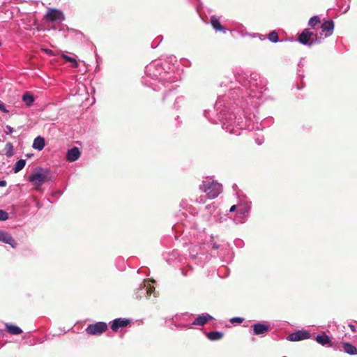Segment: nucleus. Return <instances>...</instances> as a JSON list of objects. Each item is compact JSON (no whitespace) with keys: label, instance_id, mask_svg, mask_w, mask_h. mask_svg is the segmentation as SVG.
<instances>
[{"label":"nucleus","instance_id":"40","mask_svg":"<svg viewBox=\"0 0 357 357\" xmlns=\"http://www.w3.org/2000/svg\"><path fill=\"white\" fill-rule=\"evenodd\" d=\"M185 316H188L187 313L186 314H177L174 316V318L178 319V318H181V317H185Z\"/></svg>","mask_w":357,"mask_h":357},{"label":"nucleus","instance_id":"36","mask_svg":"<svg viewBox=\"0 0 357 357\" xmlns=\"http://www.w3.org/2000/svg\"><path fill=\"white\" fill-rule=\"evenodd\" d=\"M6 130L5 131V132L6 135L11 134L14 130L13 128L10 126H8V125H7L6 126Z\"/></svg>","mask_w":357,"mask_h":357},{"label":"nucleus","instance_id":"16","mask_svg":"<svg viewBox=\"0 0 357 357\" xmlns=\"http://www.w3.org/2000/svg\"><path fill=\"white\" fill-rule=\"evenodd\" d=\"M334 26H335L334 22L331 20L325 21L322 24V25L321 26L322 32H328V33L326 34L325 37H328L332 34L333 31L334 29Z\"/></svg>","mask_w":357,"mask_h":357},{"label":"nucleus","instance_id":"47","mask_svg":"<svg viewBox=\"0 0 357 357\" xmlns=\"http://www.w3.org/2000/svg\"><path fill=\"white\" fill-rule=\"evenodd\" d=\"M1 45V43H0V46Z\"/></svg>","mask_w":357,"mask_h":357},{"label":"nucleus","instance_id":"7","mask_svg":"<svg viewBox=\"0 0 357 357\" xmlns=\"http://www.w3.org/2000/svg\"><path fill=\"white\" fill-rule=\"evenodd\" d=\"M311 335L307 331L298 330L297 331L290 333L287 337V340L291 342H297L309 339Z\"/></svg>","mask_w":357,"mask_h":357},{"label":"nucleus","instance_id":"27","mask_svg":"<svg viewBox=\"0 0 357 357\" xmlns=\"http://www.w3.org/2000/svg\"><path fill=\"white\" fill-rule=\"evenodd\" d=\"M268 39L272 43H278L279 41V38L277 32L275 31H271L268 36Z\"/></svg>","mask_w":357,"mask_h":357},{"label":"nucleus","instance_id":"34","mask_svg":"<svg viewBox=\"0 0 357 357\" xmlns=\"http://www.w3.org/2000/svg\"><path fill=\"white\" fill-rule=\"evenodd\" d=\"M320 40H321V38L316 36L314 38H312L310 40L309 47L312 46L314 44L320 43Z\"/></svg>","mask_w":357,"mask_h":357},{"label":"nucleus","instance_id":"5","mask_svg":"<svg viewBox=\"0 0 357 357\" xmlns=\"http://www.w3.org/2000/svg\"><path fill=\"white\" fill-rule=\"evenodd\" d=\"M251 210V202L244 201L238 204L236 215L241 219V222H244L249 216Z\"/></svg>","mask_w":357,"mask_h":357},{"label":"nucleus","instance_id":"1","mask_svg":"<svg viewBox=\"0 0 357 357\" xmlns=\"http://www.w3.org/2000/svg\"><path fill=\"white\" fill-rule=\"evenodd\" d=\"M234 79L221 83L220 86L228 88V92L218 96L213 111L206 109L204 115L212 123H222V129L229 133L240 135L243 129H260V124L252 120L250 112L260 105L268 82L256 73L250 76L238 74Z\"/></svg>","mask_w":357,"mask_h":357},{"label":"nucleus","instance_id":"19","mask_svg":"<svg viewBox=\"0 0 357 357\" xmlns=\"http://www.w3.org/2000/svg\"><path fill=\"white\" fill-rule=\"evenodd\" d=\"M316 341L322 346H325L331 342V338L325 333L319 334L315 337Z\"/></svg>","mask_w":357,"mask_h":357},{"label":"nucleus","instance_id":"3","mask_svg":"<svg viewBox=\"0 0 357 357\" xmlns=\"http://www.w3.org/2000/svg\"><path fill=\"white\" fill-rule=\"evenodd\" d=\"M200 189L204 192L209 199H215L222 192V185L212 178H206L203 181Z\"/></svg>","mask_w":357,"mask_h":357},{"label":"nucleus","instance_id":"15","mask_svg":"<svg viewBox=\"0 0 357 357\" xmlns=\"http://www.w3.org/2000/svg\"><path fill=\"white\" fill-rule=\"evenodd\" d=\"M0 241L5 243L9 244L13 248H15L17 246V243L13 238L11 235L6 231H1V230H0Z\"/></svg>","mask_w":357,"mask_h":357},{"label":"nucleus","instance_id":"2","mask_svg":"<svg viewBox=\"0 0 357 357\" xmlns=\"http://www.w3.org/2000/svg\"><path fill=\"white\" fill-rule=\"evenodd\" d=\"M162 73V66L159 63H151L147 65L145 68V74L146 77H150L152 79H159L158 84L150 83L151 86L153 88L154 91H159L161 89L160 86H163L164 87H168L169 82L167 79L169 78V75L167 73H164V75L159 78V76H161Z\"/></svg>","mask_w":357,"mask_h":357},{"label":"nucleus","instance_id":"20","mask_svg":"<svg viewBox=\"0 0 357 357\" xmlns=\"http://www.w3.org/2000/svg\"><path fill=\"white\" fill-rule=\"evenodd\" d=\"M344 351L349 355H357V348L349 342H343Z\"/></svg>","mask_w":357,"mask_h":357},{"label":"nucleus","instance_id":"46","mask_svg":"<svg viewBox=\"0 0 357 357\" xmlns=\"http://www.w3.org/2000/svg\"><path fill=\"white\" fill-rule=\"evenodd\" d=\"M298 74L300 76H302V75L300 74V70L298 72Z\"/></svg>","mask_w":357,"mask_h":357},{"label":"nucleus","instance_id":"10","mask_svg":"<svg viewBox=\"0 0 357 357\" xmlns=\"http://www.w3.org/2000/svg\"><path fill=\"white\" fill-rule=\"evenodd\" d=\"M252 333L255 335H264L269 331V326L264 323H257L252 326Z\"/></svg>","mask_w":357,"mask_h":357},{"label":"nucleus","instance_id":"23","mask_svg":"<svg viewBox=\"0 0 357 357\" xmlns=\"http://www.w3.org/2000/svg\"><path fill=\"white\" fill-rule=\"evenodd\" d=\"M22 100L24 102L26 106L30 107L34 102V98L29 92H26L24 94H23Z\"/></svg>","mask_w":357,"mask_h":357},{"label":"nucleus","instance_id":"12","mask_svg":"<svg viewBox=\"0 0 357 357\" xmlns=\"http://www.w3.org/2000/svg\"><path fill=\"white\" fill-rule=\"evenodd\" d=\"M130 322V320L125 318H117L112 321L111 328L114 331H117L120 328L126 327Z\"/></svg>","mask_w":357,"mask_h":357},{"label":"nucleus","instance_id":"6","mask_svg":"<svg viewBox=\"0 0 357 357\" xmlns=\"http://www.w3.org/2000/svg\"><path fill=\"white\" fill-rule=\"evenodd\" d=\"M107 329V325L105 322L98 321L96 324H89L86 328V332L89 335H98L102 334Z\"/></svg>","mask_w":357,"mask_h":357},{"label":"nucleus","instance_id":"25","mask_svg":"<svg viewBox=\"0 0 357 357\" xmlns=\"http://www.w3.org/2000/svg\"><path fill=\"white\" fill-rule=\"evenodd\" d=\"M185 97L183 96H178L176 98V100L174 101V108L178 110L181 107H183L185 105Z\"/></svg>","mask_w":357,"mask_h":357},{"label":"nucleus","instance_id":"42","mask_svg":"<svg viewBox=\"0 0 357 357\" xmlns=\"http://www.w3.org/2000/svg\"><path fill=\"white\" fill-rule=\"evenodd\" d=\"M212 248H213V249H214V250H217V249H218V248H219V245H218L217 243H214V244L213 245V247H212Z\"/></svg>","mask_w":357,"mask_h":357},{"label":"nucleus","instance_id":"18","mask_svg":"<svg viewBox=\"0 0 357 357\" xmlns=\"http://www.w3.org/2000/svg\"><path fill=\"white\" fill-rule=\"evenodd\" d=\"M45 145V139L41 136H38L34 139L32 147L36 150L41 151L44 149Z\"/></svg>","mask_w":357,"mask_h":357},{"label":"nucleus","instance_id":"38","mask_svg":"<svg viewBox=\"0 0 357 357\" xmlns=\"http://www.w3.org/2000/svg\"><path fill=\"white\" fill-rule=\"evenodd\" d=\"M43 51L48 55H54L53 51L49 49H44Z\"/></svg>","mask_w":357,"mask_h":357},{"label":"nucleus","instance_id":"28","mask_svg":"<svg viewBox=\"0 0 357 357\" xmlns=\"http://www.w3.org/2000/svg\"><path fill=\"white\" fill-rule=\"evenodd\" d=\"M62 56L66 61L72 63L73 67L77 68L78 66V63H77V61L74 58H73L71 56H67V55H65V54H63Z\"/></svg>","mask_w":357,"mask_h":357},{"label":"nucleus","instance_id":"43","mask_svg":"<svg viewBox=\"0 0 357 357\" xmlns=\"http://www.w3.org/2000/svg\"><path fill=\"white\" fill-rule=\"evenodd\" d=\"M256 143L259 145H261L263 143V142L259 139H256Z\"/></svg>","mask_w":357,"mask_h":357},{"label":"nucleus","instance_id":"45","mask_svg":"<svg viewBox=\"0 0 357 357\" xmlns=\"http://www.w3.org/2000/svg\"><path fill=\"white\" fill-rule=\"evenodd\" d=\"M166 95H165L162 98L163 100L165 99Z\"/></svg>","mask_w":357,"mask_h":357},{"label":"nucleus","instance_id":"4","mask_svg":"<svg viewBox=\"0 0 357 357\" xmlns=\"http://www.w3.org/2000/svg\"><path fill=\"white\" fill-rule=\"evenodd\" d=\"M50 178V172L47 169L39 168L36 172L30 174L28 181L33 183L37 188L40 187Z\"/></svg>","mask_w":357,"mask_h":357},{"label":"nucleus","instance_id":"22","mask_svg":"<svg viewBox=\"0 0 357 357\" xmlns=\"http://www.w3.org/2000/svg\"><path fill=\"white\" fill-rule=\"evenodd\" d=\"M6 328L12 335H20L22 333V330L16 325L6 324Z\"/></svg>","mask_w":357,"mask_h":357},{"label":"nucleus","instance_id":"8","mask_svg":"<svg viewBox=\"0 0 357 357\" xmlns=\"http://www.w3.org/2000/svg\"><path fill=\"white\" fill-rule=\"evenodd\" d=\"M46 19L50 22H62L65 20V16L61 10L50 8L46 14Z\"/></svg>","mask_w":357,"mask_h":357},{"label":"nucleus","instance_id":"44","mask_svg":"<svg viewBox=\"0 0 357 357\" xmlns=\"http://www.w3.org/2000/svg\"><path fill=\"white\" fill-rule=\"evenodd\" d=\"M144 81H143V82H145V84H148L147 82L148 81L145 80V78H143Z\"/></svg>","mask_w":357,"mask_h":357},{"label":"nucleus","instance_id":"31","mask_svg":"<svg viewBox=\"0 0 357 357\" xmlns=\"http://www.w3.org/2000/svg\"><path fill=\"white\" fill-rule=\"evenodd\" d=\"M196 249V247L190 249V256L192 259H196V257L199 255L198 252L195 250Z\"/></svg>","mask_w":357,"mask_h":357},{"label":"nucleus","instance_id":"29","mask_svg":"<svg viewBox=\"0 0 357 357\" xmlns=\"http://www.w3.org/2000/svg\"><path fill=\"white\" fill-rule=\"evenodd\" d=\"M6 148L8 149L6 155L8 158L11 157L13 155V146L10 142H8L6 145Z\"/></svg>","mask_w":357,"mask_h":357},{"label":"nucleus","instance_id":"32","mask_svg":"<svg viewBox=\"0 0 357 357\" xmlns=\"http://www.w3.org/2000/svg\"><path fill=\"white\" fill-rule=\"evenodd\" d=\"M205 210L207 211V213L208 214H212L215 210V206L214 205H207L206 207H205Z\"/></svg>","mask_w":357,"mask_h":357},{"label":"nucleus","instance_id":"9","mask_svg":"<svg viewBox=\"0 0 357 357\" xmlns=\"http://www.w3.org/2000/svg\"><path fill=\"white\" fill-rule=\"evenodd\" d=\"M154 291V287L151 286L148 282L144 281L140 285L139 290L137 292V298L150 296Z\"/></svg>","mask_w":357,"mask_h":357},{"label":"nucleus","instance_id":"26","mask_svg":"<svg viewBox=\"0 0 357 357\" xmlns=\"http://www.w3.org/2000/svg\"><path fill=\"white\" fill-rule=\"evenodd\" d=\"M319 23H320V18L317 15L312 17L308 21V25L311 27L315 26Z\"/></svg>","mask_w":357,"mask_h":357},{"label":"nucleus","instance_id":"33","mask_svg":"<svg viewBox=\"0 0 357 357\" xmlns=\"http://www.w3.org/2000/svg\"><path fill=\"white\" fill-rule=\"evenodd\" d=\"M243 321V319L241 317H233L231 319L230 321L232 324L236 323V324H241Z\"/></svg>","mask_w":357,"mask_h":357},{"label":"nucleus","instance_id":"35","mask_svg":"<svg viewBox=\"0 0 357 357\" xmlns=\"http://www.w3.org/2000/svg\"><path fill=\"white\" fill-rule=\"evenodd\" d=\"M0 110L3 113H8L9 111L6 109L5 104L0 100Z\"/></svg>","mask_w":357,"mask_h":357},{"label":"nucleus","instance_id":"11","mask_svg":"<svg viewBox=\"0 0 357 357\" xmlns=\"http://www.w3.org/2000/svg\"><path fill=\"white\" fill-rule=\"evenodd\" d=\"M314 34L309 29H305L298 36V42L302 45H307L309 47L311 37Z\"/></svg>","mask_w":357,"mask_h":357},{"label":"nucleus","instance_id":"17","mask_svg":"<svg viewBox=\"0 0 357 357\" xmlns=\"http://www.w3.org/2000/svg\"><path fill=\"white\" fill-rule=\"evenodd\" d=\"M211 24L216 31H222L223 33H226L227 31V29L223 27L219 20L215 16H212L211 17Z\"/></svg>","mask_w":357,"mask_h":357},{"label":"nucleus","instance_id":"41","mask_svg":"<svg viewBox=\"0 0 357 357\" xmlns=\"http://www.w3.org/2000/svg\"><path fill=\"white\" fill-rule=\"evenodd\" d=\"M7 183L5 180H0V186L5 187Z\"/></svg>","mask_w":357,"mask_h":357},{"label":"nucleus","instance_id":"14","mask_svg":"<svg viewBox=\"0 0 357 357\" xmlns=\"http://www.w3.org/2000/svg\"><path fill=\"white\" fill-rule=\"evenodd\" d=\"M213 317L208 313H203L198 315V317L192 323V325L204 326L208 321L213 320Z\"/></svg>","mask_w":357,"mask_h":357},{"label":"nucleus","instance_id":"39","mask_svg":"<svg viewBox=\"0 0 357 357\" xmlns=\"http://www.w3.org/2000/svg\"><path fill=\"white\" fill-rule=\"evenodd\" d=\"M237 211L238 210V204L237 205H233L231 206L230 209H229V212H234L235 211Z\"/></svg>","mask_w":357,"mask_h":357},{"label":"nucleus","instance_id":"13","mask_svg":"<svg viewBox=\"0 0 357 357\" xmlns=\"http://www.w3.org/2000/svg\"><path fill=\"white\" fill-rule=\"evenodd\" d=\"M81 155V152L77 147H73L68 150L66 153V159L69 162H75L77 160Z\"/></svg>","mask_w":357,"mask_h":357},{"label":"nucleus","instance_id":"21","mask_svg":"<svg viewBox=\"0 0 357 357\" xmlns=\"http://www.w3.org/2000/svg\"><path fill=\"white\" fill-rule=\"evenodd\" d=\"M206 335L211 341H217L222 338L223 333L220 331H209Z\"/></svg>","mask_w":357,"mask_h":357},{"label":"nucleus","instance_id":"24","mask_svg":"<svg viewBox=\"0 0 357 357\" xmlns=\"http://www.w3.org/2000/svg\"><path fill=\"white\" fill-rule=\"evenodd\" d=\"M25 165H26V160L24 159H20V160H17L15 162V166L13 169V172L15 173L19 172L24 167Z\"/></svg>","mask_w":357,"mask_h":357},{"label":"nucleus","instance_id":"30","mask_svg":"<svg viewBox=\"0 0 357 357\" xmlns=\"http://www.w3.org/2000/svg\"><path fill=\"white\" fill-rule=\"evenodd\" d=\"M8 219V213L3 210L0 209V221L6 220Z\"/></svg>","mask_w":357,"mask_h":357},{"label":"nucleus","instance_id":"37","mask_svg":"<svg viewBox=\"0 0 357 357\" xmlns=\"http://www.w3.org/2000/svg\"><path fill=\"white\" fill-rule=\"evenodd\" d=\"M349 328L351 329V331L353 332V333H356L357 331H356V326L352 324H349Z\"/></svg>","mask_w":357,"mask_h":357}]
</instances>
